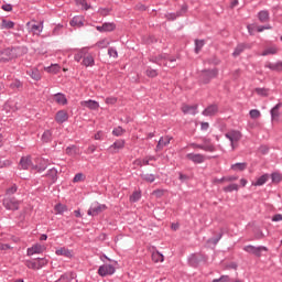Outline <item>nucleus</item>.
<instances>
[{"label":"nucleus","instance_id":"1","mask_svg":"<svg viewBox=\"0 0 282 282\" xmlns=\"http://www.w3.org/2000/svg\"><path fill=\"white\" fill-rule=\"evenodd\" d=\"M74 61L80 63L83 67H94V65H96V58L94 54L89 52V47L77 50V53L74 55Z\"/></svg>","mask_w":282,"mask_h":282},{"label":"nucleus","instance_id":"2","mask_svg":"<svg viewBox=\"0 0 282 282\" xmlns=\"http://www.w3.org/2000/svg\"><path fill=\"white\" fill-rule=\"evenodd\" d=\"M2 206L6 208V210H12L14 213L15 210H19L21 202L15 197L4 196L2 199Z\"/></svg>","mask_w":282,"mask_h":282},{"label":"nucleus","instance_id":"3","mask_svg":"<svg viewBox=\"0 0 282 282\" xmlns=\"http://www.w3.org/2000/svg\"><path fill=\"white\" fill-rule=\"evenodd\" d=\"M243 251L260 258V257H263V252H268V247L265 246L254 247L252 245H248L243 247Z\"/></svg>","mask_w":282,"mask_h":282},{"label":"nucleus","instance_id":"4","mask_svg":"<svg viewBox=\"0 0 282 282\" xmlns=\"http://www.w3.org/2000/svg\"><path fill=\"white\" fill-rule=\"evenodd\" d=\"M105 210H107V205L94 202L90 205L87 215H89L90 217H97V215H100V213H105Z\"/></svg>","mask_w":282,"mask_h":282},{"label":"nucleus","instance_id":"5","mask_svg":"<svg viewBox=\"0 0 282 282\" xmlns=\"http://www.w3.org/2000/svg\"><path fill=\"white\" fill-rule=\"evenodd\" d=\"M219 70L217 68L203 70L202 74L199 75V80H202L205 84H208L210 83V80H213V78H217Z\"/></svg>","mask_w":282,"mask_h":282},{"label":"nucleus","instance_id":"6","mask_svg":"<svg viewBox=\"0 0 282 282\" xmlns=\"http://www.w3.org/2000/svg\"><path fill=\"white\" fill-rule=\"evenodd\" d=\"M241 132L239 130H230L229 132L225 133V138L230 141V145L232 151H235V142H239L241 140Z\"/></svg>","mask_w":282,"mask_h":282},{"label":"nucleus","instance_id":"7","mask_svg":"<svg viewBox=\"0 0 282 282\" xmlns=\"http://www.w3.org/2000/svg\"><path fill=\"white\" fill-rule=\"evenodd\" d=\"M97 274L99 276H112V274H116V267L113 264H102L99 267Z\"/></svg>","mask_w":282,"mask_h":282},{"label":"nucleus","instance_id":"8","mask_svg":"<svg viewBox=\"0 0 282 282\" xmlns=\"http://www.w3.org/2000/svg\"><path fill=\"white\" fill-rule=\"evenodd\" d=\"M124 144H127V141H124V139L116 140L108 148V153H111L112 155H116V153H120V151H122V149H124Z\"/></svg>","mask_w":282,"mask_h":282},{"label":"nucleus","instance_id":"9","mask_svg":"<svg viewBox=\"0 0 282 282\" xmlns=\"http://www.w3.org/2000/svg\"><path fill=\"white\" fill-rule=\"evenodd\" d=\"M45 252V246L41 243H35L31 248L26 249L28 257H33V254H43Z\"/></svg>","mask_w":282,"mask_h":282},{"label":"nucleus","instance_id":"10","mask_svg":"<svg viewBox=\"0 0 282 282\" xmlns=\"http://www.w3.org/2000/svg\"><path fill=\"white\" fill-rule=\"evenodd\" d=\"M246 50H252V44L250 43L238 44L234 50L232 56L235 57L240 56L241 54H243V52H246Z\"/></svg>","mask_w":282,"mask_h":282},{"label":"nucleus","instance_id":"11","mask_svg":"<svg viewBox=\"0 0 282 282\" xmlns=\"http://www.w3.org/2000/svg\"><path fill=\"white\" fill-rule=\"evenodd\" d=\"M186 159L193 162L194 164H204L206 158L203 154L187 153Z\"/></svg>","mask_w":282,"mask_h":282},{"label":"nucleus","instance_id":"12","mask_svg":"<svg viewBox=\"0 0 282 282\" xmlns=\"http://www.w3.org/2000/svg\"><path fill=\"white\" fill-rule=\"evenodd\" d=\"M14 59L12 55V48H4L0 51V63H8V61Z\"/></svg>","mask_w":282,"mask_h":282},{"label":"nucleus","instance_id":"13","mask_svg":"<svg viewBox=\"0 0 282 282\" xmlns=\"http://www.w3.org/2000/svg\"><path fill=\"white\" fill-rule=\"evenodd\" d=\"M80 105L82 107H87V109H90L91 111H96L100 108V104L93 99L80 101Z\"/></svg>","mask_w":282,"mask_h":282},{"label":"nucleus","instance_id":"14","mask_svg":"<svg viewBox=\"0 0 282 282\" xmlns=\"http://www.w3.org/2000/svg\"><path fill=\"white\" fill-rule=\"evenodd\" d=\"M11 53L13 58H20V56H25V54L28 53V47L25 46L11 47Z\"/></svg>","mask_w":282,"mask_h":282},{"label":"nucleus","instance_id":"15","mask_svg":"<svg viewBox=\"0 0 282 282\" xmlns=\"http://www.w3.org/2000/svg\"><path fill=\"white\" fill-rule=\"evenodd\" d=\"M172 140H173V137H171V135L161 137L156 144V151H162V149H164V147H169V144H171Z\"/></svg>","mask_w":282,"mask_h":282},{"label":"nucleus","instance_id":"16","mask_svg":"<svg viewBox=\"0 0 282 282\" xmlns=\"http://www.w3.org/2000/svg\"><path fill=\"white\" fill-rule=\"evenodd\" d=\"M19 166L22 171H28V169H30V166H32V156H30V155L22 156L19 162Z\"/></svg>","mask_w":282,"mask_h":282},{"label":"nucleus","instance_id":"17","mask_svg":"<svg viewBox=\"0 0 282 282\" xmlns=\"http://www.w3.org/2000/svg\"><path fill=\"white\" fill-rule=\"evenodd\" d=\"M69 120V115H67V111L65 110H59L55 115V122L58 124H63V122H67Z\"/></svg>","mask_w":282,"mask_h":282},{"label":"nucleus","instance_id":"18","mask_svg":"<svg viewBox=\"0 0 282 282\" xmlns=\"http://www.w3.org/2000/svg\"><path fill=\"white\" fill-rule=\"evenodd\" d=\"M55 254L57 257H66V259H72L74 257V252L65 247L56 249Z\"/></svg>","mask_w":282,"mask_h":282},{"label":"nucleus","instance_id":"19","mask_svg":"<svg viewBox=\"0 0 282 282\" xmlns=\"http://www.w3.org/2000/svg\"><path fill=\"white\" fill-rule=\"evenodd\" d=\"M69 25H72V28H83V25H85V17H83V15H75L70 20Z\"/></svg>","mask_w":282,"mask_h":282},{"label":"nucleus","instance_id":"20","mask_svg":"<svg viewBox=\"0 0 282 282\" xmlns=\"http://www.w3.org/2000/svg\"><path fill=\"white\" fill-rule=\"evenodd\" d=\"M26 25L33 34H41V32H43V21H41L39 24L28 22Z\"/></svg>","mask_w":282,"mask_h":282},{"label":"nucleus","instance_id":"21","mask_svg":"<svg viewBox=\"0 0 282 282\" xmlns=\"http://www.w3.org/2000/svg\"><path fill=\"white\" fill-rule=\"evenodd\" d=\"M26 75L30 76V78H32V80H35V82L41 80V70H39V68H36V67L29 68L26 70Z\"/></svg>","mask_w":282,"mask_h":282},{"label":"nucleus","instance_id":"22","mask_svg":"<svg viewBox=\"0 0 282 282\" xmlns=\"http://www.w3.org/2000/svg\"><path fill=\"white\" fill-rule=\"evenodd\" d=\"M217 111H219V107L215 104L208 106L207 108H205L202 112L203 116H216Z\"/></svg>","mask_w":282,"mask_h":282},{"label":"nucleus","instance_id":"23","mask_svg":"<svg viewBox=\"0 0 282 282\" xmlns=\"http://www.w3.org/2000/svg\"><path fill=\"white\" fill-rule=\"evenodd\" d=\"M197 107H198L197 105H194V106L183 105L181 109L185 115L197 116Z\"/></svg>","mask_w":282,"mask_h":282},{"label":"nucleus","instance_id":"24","mask_svg":"<svg viewBox=\"0 0 282 282\" xmlns=\"http://www.w3.org/2000/svg\"><path fill=\"white\" fill-rule=\"evenodd\" d=\"M282 107V102L276 104L270 111L271 113V120L272 122L279 120V116H281V113L279 112V110Z\"/></svg>","mask_w":282,"mask_h":282},{"label":"nucleus","instance_id":"25","mask_svg":"<svg viewBox=\"0 0 282 282\" xmlns=\"http://www.w3.org/2000/svg\"><path fill=\"white\" fill-rule=\"evenodd\" d=\"M47 166H50V161L45 159H40V163L35 165V169L37 173H43V171L47 170Z\"/></svg>","mask_w":282,"mask_h":282},{"label":"nucleus","instance_id":"26","mask_svg":"<svg viewBox=\"0 0 282 282\" xmlns=\"http://www.w3.org/2000/svg\"><path fill=\"white\" fill-rule=\"evenodd\" d=\"M46 177H48L53 184L58 180V170L56 167L50 169L46 173Z\"/></svg>","mask_w":282,"mask_h":282},{"label":"nucleus","instance_id":"27","mask_svg":"<svg viewBox=\"0 0 282 282\" xmlns=\"http://www.w3.org/2000/svg\"><path fill=\"white\" fill-rule=\"evenodd\" d=\"M264 67H267V69H271V72H282V62L268 63Z\"/></svg>","mask_w":282,"mask_h":282},{"label":"nucleus","instance_id":"28","mask_svg":"<svg viewBox=\"0 0 282 282\" xmlns=\"http://www.w3.org/2000/svg\"><path fill=\"white\" fill-rule=\"evenodd\" d=\"M14 29V22L11 20L2 19L0 23V30H12Z\"/></svg>","mask_w":282,"mask_h":282},{"label":"nucleus","instance_id":"29","mask_svg":"<svg viewBox=\"0 0 282 282\" xmlns=\"http://www.w3.org/2000/svg\"><path fill=\"white\" fill-rule=\"evenodd\" d=\"M54 100L57 102V105H67V97H65V94L63 93L55 94Z\"/></svg>","mask_w":282,"mask_h":282},{"label":"nucleus","instance_id":"30","mask_svg":"<svg viewBox=\"0 0 282 282\" xmlns=\"http://www.w3.org/2000/svg\"><path fill=\"white\" fill-rule=\"evenodd\" d=\"M188 263L193 267V268H197V265H199V254L197 253H192L188 258Z\"/></svg>","mask_w":282,"mask_h":282},{"label":"nucleus","instance_id":"31","mask_svg":"<svg viewBox=\"0 0 282 282\" xmlns=\"http://www.w3.org/2000/svg\"><path fill=\"white\" fill-rule=\"evenodd\" d=\"M9 87L10 89H12V91H19L20 89H23V83L19 79H14L13 82H11Z\"/></svg>","mask_w":282,"mask_h":282},{"label":"nucleus","instance_id":"32","mask_svg":"<svg viewBox=\"0 0 282 282\" xmlns=\"http://www.w3.org/2000/svg\"><path fill=\"white\" fill-rule=\"evenodd\" d=\"M203 151H207L208 153L215 152V147L210 143V139H204Z\"/></svg>","mask_w":282,"mask_h":282},{"label":"nucleus","instance_id":"33","mask_svg":"<svg viewBox=\"0 0 282 282\" xmlns=\"http://www.w3.org/2000/svg\"><path fill=\"white\" fill-rule=\"evenodd\" d=\"M47 263H50V260H47L46 258L35 259V265H36L37 270H42V268H45V265H47Z\"/></svg>","mask_w":282,"mask_h":282},{"label":"nucleus","instance_id":"34","mask_svg":"<svg viewBox=\"0 0 282 282\" xmlns=\"http://www.w3.org/2000/svg\"><path fill=\"white\" fill-rule=\"evenodd\" d=\"M279 52V48L276 46H270L267 47L261 54L260 56H270V55H274Z\"/></svg>","mask_w":282,"mask_h":282},{"label":"nucleus","instance_id":"35","mask_svg":"<svg viewBox=\"0 0 282 282\" xmlns=\"http://www.w3.org/2000/svg\"><path fill=\"white\" fill-rule=\"evenodd\" d=\"M258 19L260 23H268V21H270V13L268 11H260L258 13Z\"/></svg>","mask_w":282,"mask_h":282},{"label":"nucleus","instance_id":"36","mask_svg":"<svg viewBox=\"0 0 282 282\" xmlns=\"http://www.w3.org/2000/svg\"><path fill=\"white\" fill-rule=\"evenodd\" d=\"M269 178L270 176L268 174H263L254 183H252V186H263Z\"/></svg>","mask_w":282,"mask_h":282},{"label":"nucleus","instance_id":"37","mask_svg":"<svg viewBox=\"0 0 282 282\" xmlns=\"http://www.w3.org/2000/svg\"><path fill=\"white\" fill-rule=\"evenodd\" d=\"M19 191V186L17 184H12L6 189L4 197H12Z\"/></svg>","mask_w":282,"mask_h":282},{"label":"nucleus","instance_id":"38","mask_svg":"<svg viewBox=\"0 0 282 282\" xmlns=\"http://www.w3.org/2000/svg\"><path fill=\"white\" fill-rule=\"evenodd\" d=\"M152 261H154V263L164 262V254H162L160 251H154L152 253Z\"/></svg>","mask_w":282,"mask_h":282},{"label":"nucleus","instance_id":"39","mask_svg":"<svg viewBox=\"0 0 282 282\" xmlns=\"http://www.w3.org/2000/svg\"><path fill=\"white\" fill-rule=\"evenodd\" d=\"M248 169V163H235L231 165V171H246Z\"/></svg>","mask_w":282,"mask_h":282},{"label":"nucleus","instance_id":"40","mask_svg":"<svg viewBox=\"0 0 282 282\" xmlns=\"http://www.w3.org/2000/svg\"><path fill=\"white\" fill-rule=\"evenodd\" d=\"M183 12H186V7H182L181 11H177L176 13H169L167 19L170 21H175V19H177V17H182Z\"/></svg>","mask_w":282,"mask_h":282},{"label":"nucleus","instance_id":"41","mask_svg":"<svg viewBox=\"0 0 282 282\" xmlns=\"http://www.w3.org/2000/svg\"><path fill=\"white\" fill-rule=\"evenodd\" d=\"M254 91L258 96H261L262 98H268V96H270V89L268 88H256Z\"/></svg>","mask_w":282,"mask_h":282},{"label":"nucleus","instance_id":"42","mask_svg":"<svg viewBox=\"0 0 282 282\" xmlns=\"http://www.w3.org/2000/svg\"><path fill=\"white\" fill-rule=\"evenodd\" d=\"M224 193H232L235 191H239V185L237 183L230 184L223 188Z\"/></svg>","mask_w":282,"mask_h":282},{"label":"nucleus","instance_id":"43","mask_svg":"<svg viewBox=\"0 0 282 282\" xmlns=\"http://www.w3.org/2000/svg\"><path fill=\"white\" fill-rule=\"evenodd\" d=\"M42 142H52V130H45L42 134Z\"/></svg>","mask_w":282,"mask_h":282},{"label":"nucleus","instance_id":"44","mask_svg":"<svg viewBox=\"0 0 282 282\" xmlns=\"http://www.w3.org/2000/svg\"><path fill=\"white\" fill-rule=\"evenodd\" d=\"M55 212L57 215H63V213H67V206L64 204L55 205Z\"/></svg>","mask_w":282,"mask_h":282},{"label":"nucleus","instance_id":"45","mask_svg":"<svg viewBox=\"0 0 282 282\" xmlns=\"http://www.w3.org/2000/svg\"><path fill=\"white\" fill-rule=\"evenodd\" d=\"M127 133V130L122 129V127H117V128H113L112 130V135H115L116 138H120V135Z\"/></svg>","mask_w":282,"mask_h":282},{"label":"nucleus","instance_id":"46","mask_svg":"<svg viewBox=\"0 0 282 282\" xmlns=\"http://www.w3.org/2000/svg\"><path fill=\"white\" fill-rule=\"evenodd\" d=\"M116 30V24L113 22L104 23V32H113Z\"/></svg>","mask_w":282,"mask_h":282},{"label":"nucleus","instance_id":"47","mask_svg":"<svg viewBox=\"0 0 282 282\" xmlns=\"http://www.w3.org/2000/svg\"><path fill=\"white\" fill-rule=\"evenodd\" d=\"M221 237H224L223 232L218 234L217 237H215V238H209L207 240V243H213V246H217V243H219V241H221Z\"/></svg>","mask_w":282,"mask_h":282},{"label":"nucleus","instance_id":"48","mask_svg":"<svg viewBox=\"0 0 282 282\" xmlns=\"http://www.w3.org/2000/svg\"><path fill=\"white\" fill-rule=\"evenodd\" d=\"M205 42L204 40H195V53L199 54L202 52V47H204Z\"/></svg>","mask_w":282,"mask_h":282},{"label":"nucleus","instance_id":"49","mask_svg":"<svg viewBox=\"0 0 282 282\" xmlns=\"http://www.w3.org/2000/svg\"><path fill=\"white\" fill-rule=\"evenodd\" d=\"M141 178H143L144 182H149L150 184H153V182H155L154 174H141Z\"/></svg>","mask_w":282,"mask_h":282},{"label":"nucleus","instance_id":"50","mask_svg":"<svg viewBox=\"0 0 282 282\" xmlns=\"http://www.w3.org/2000/svg\"><path fill=\"white\" fill-rule=\"evenodd\" d=\"M142 198V194L140 192H133L132 195L130 196V202L135 204V202H140Z\"/></svg>","mask_w":282,"mask_h":282},{"label":"nucleus","instance_id":"51","mask_svg":"<svg viewBox=\"0 0 282 282\" xmlns=\"http://www.w3.org/2000/svg\"><path fill=\"white\" fill-rule=\"evenodd\" d=\"M24 264L26 265V268H29V270H37L36 269V260H25Z\"/></svg>","mask_w":282,"mask_h":282},{"label":"nucleus","instance_id":"52","mask_svg":"<svg viewBox=\"0 0 282 282\" xmlns=\"http://www.w3.org/2000/svg\"><path fill=\"white\" fill-rule=\"evenodd\" d=\"M249 116L252 118V120H257L258 118H261V111L258 109H252L249 111Z\"/></svg>","mask_w":282,"mask_h":282},{"label":"nucleus","instance_id":"53","mask_svg":"<svg viewBox=\"0 0 282 282\" xmlns=\"http://www.w3.org/2000/svg\"><path fill=\"white\" fill-rule=\"evenodd\" d=\"M134 164H137V166H149V158H144L143 160L137 159Z\"/></svg>","mask_w":282,"mask_h":282},{"label":"nucleus","instance_id":"54","mask_svg":"<svg viewBox=\"0 0 282 282\" xmlns=\"http://www.w3.org/2000/svg\"><path fill=\"white\" fill-rule=\"evenodd\" d=\"M95 46L98 47L99 50H105L106 47H109V43L107 40H100L95 44Z\"/></svg>","mask_w":282,"mask_h":282},{"label":"nucleus","instance_id":"55","mask_svg":"<svg viewBox=\"0 0 282 282\" xmlns=\"http://www.w3.org/2000/svg\"><path fill=\"white\" fill-rule=\"evenodd\" d=\"M77 6H80L83 10H89L91 6L87 3V0H76Z\"/></svg>","mask_w":282,"mask_h":282},{"label":"nucleus","instance_id":"56","mask_svg":"<svg viewBox=\"0 0 282 282\" xmlns=\"http://www.w3.org/2000/svg\"><path fill=\"white\" fill-rule=\"evenodd\" d=\"M145 74L149 78H155L158 77V70L153 69L151 67H148V69L145 70Z\"/></svg>","mask_w":282,"mask_h":282},{"label":"nucleus","instance_id":"57","mask_svg":"<svg viewBox=\"0 0 282 282\" xmlns=\"http://www.w3.org/2000/svg\"><path fill=\"white\" fill-rule=\"evenodd\" d=\"M271 180H272V182H274L275 184H279V182H281V180H282V176H281V174H280L279 172H273V173L271 174Z\"/></svg>","mask_w":282,"mask_h":282},{"label":"nucleus","instance_id":"58","mask_svg":"<svg viewBox=\"0 0 282 282\" xmlns=\"http://www.w3.org/2000/svg\"><path fill=\"white\" fill-rule=\"evenodd\" d=\"M108 56H110V58H118V50H116V47H109Z\"/></svg>","mask_w":282,"mask_h":282},{"label":"nucleus","instance_id":"59","mask_svg":"<svg viewBox=\"0 0 282 282\" xmlns=\"http://www.w3.org/2000/svg\"><path fill=\"white\" fill-rule=\"evenodd\" d=\"M73 182L76 184L78 182H85V174L83 173H77L75 174Z\"/></svg>","mask_w":282,"mask_h":282},{"label":"nucleus","instance_id":"60","mask_svg":"<svg viewBox=\"0 0 282 282\" xmlns=\"http://www.w3.org/2000/svg\"><path fill=\"white\" fill-rule=\"evenodd\" d=\"M46 69H47V72H51L52 74H58V69H61V66H58V64H52Z\"/></svg>","mask_w":282,"mask_h":282},{"label":"nucleus","instance_id":"61","mask_svg":"<svg viewBox=\"0 0 282 282\" xmlns=\"http://www.w3.org/2000/svg\"><path fill=\"white\" fill-rule=\"evenodd\" d=\"M212 282H230V276L229 275H221L218 279H214Z\"/></svg>","mask_w":282,"mask_h":282},{"label":"nucleus","instance_id":"62","mask_svg":"<svg viewBox=\"0 0 282 282\" xmlns=\"http://www.w3.org/2000/svg\"><path fill=\"white\" fill-rule=\"evenodd\" d=\"M247 30L251 36H254V32H257V24H249Z\"/></svg>","mask_w":282,"mask_h":282},{"label":"nucleus","instance_id":"63","mask_svg":"<svg viewBox=\"0 0 282 282\" xmlns=\"http://www.w3.org/2000/svg\"><path fill=\"white\" fill-rule=\"evenodd\" d=\"M105 102L106 105H116V102H118V97H107Z\"/></svg>","mask_w":282,"mask_h":282},{"label":"nucleus","instance_id":"64","mask_svg":"<svg viewBox=\"0 0 282 282\" xmlns=\"http://www.w3.org/2000/svg\"><path fill=\"white\" fill-rule=\"evenodd\" d=\"M150 63H155L156 65H162V55L150 58Z\"/></svg>","mask_w":282,"mask_h":282}]
</instances>
